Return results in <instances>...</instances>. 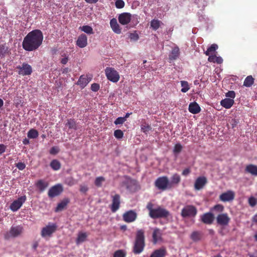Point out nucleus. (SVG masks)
Returning <instances> with one entry per match:
<instances>
[{
	"instance_id": "41",
	"label": "nucleus",
	"mask_w": 257,
	"mask_h": 257,
	"mask_svg": "<svg viewBox=\"0 0 257 257\" xmlns=\"http://www.w3.org/2000/svg\"><path fill=\"white\" fill-rule=\"evenodd\" d=\"M224 208V206L222 205L218 204L214 206L211 209V210L216 213H221L223 211Z\"/></svg>"
},
{
	"instance_id": "53",
	"label": "nucleus",
	"mask_w": 257,
	"mask_h": 257,
	"mask_svg": "<svg viewBox=\"0 0 257 257\" xmlns=\"http://www.w3.org/2000/svg\"><path fill=\"white\" fill-rule=\"evenodd\" d=\"M59 152V149L58 147H53L50 150L49 153L50 154L55 155L58 154Z\"/></svg>"
},
{
	"instance_id": "19",
	"label": "nucleus",
	"mask_w": 257,
	"mask_h": 257,
	"mask_svg": "<svg viewBox=\"0 0 257 257\" xmlns=\"http://www.w3.org/2000/svg\"><path fill=\"white\" fill-rule=\"evenodd\" d=\"M76 45L81 48H84L87 45V37L85 34H82L79 36L76 41Z\"/></svg>"
},
{
	"instance_id": "8",
	"label": "nucleus",
	"mask_w": 257,
	"mask_h": 257,
	"mask_svg": "<svg viewBox=\"0 0 257 257\" xmlns=\"http://www.w3.org/2000/svg\"><path fill=\"white\" fill-rule=\"evenodd\" d=\"M216 220L217 224L222 227H225L228 225L230 218L227 213H221L217 216Z\"/></svg>"
},
{
	"instance_id": "11",
	"label": "nucleus",
	"mask_w": 257,
	"mask_h": 257,
	"mask_svg": "<svg viewBox=\"0 0 257 257\" xmlns=\"http://www.w3.org/2000/svg\"><path fill=\"white\" fill-rule=\"evenodd\" d=\"M137 218V213L133 210L127 211L122 215L123 220L128 223L134 222Z\"/></svg>"
},
{
	"instance_id": "17",
	"label": "nucleus",
	"mask_w": 257,
	"mask_h": 257,
	"mask_svg": "<svg viewBox=\"0 0 257 257\" xmlns=\"http://www.w3.org/2000/svg\"><path fill=\"white\" fill-rule=\"evenodd\" d=\"M118 20L121 25H127L131 20V15L128 13H122L119 15Z\"/></svg>"
},
{
	"instance_id": "30",
	"label": "nucleus",
	"mask_w": 257,
	"mask_h": 257,
	"mask_svg": "<svg viewBox=\"0 0 257 257\" xmlns=\"http://www.w3.org/2000/svg\"><path fill=\"white\" fill-rule=\"evenodd\" d=\"M181 181V177L178 174L176 173L172 175L171 178V182L170 184L171 185V188L172 187L173 185H177Z\"/></svg>"
},
{
	"instance_id": "29",
	"label": "nucleus",
	"mask_w": 257,
	"mask_h": 257,
	"mask_svg": "<svg viewBox=\"0 0 257 257\" xmlns=\"http://www.w3.org/2000/svg\"><path fill=\"white\" fill-rule=\"evenodd\" d=\"M36 186L41 192H43L48 186V183L43 180H39L36 183Z\"/></svg>"
},
{
	"instance_id": "21",
	"label": "nucleus",
	"mask_w": 257,
	"mask_h": 257,
	"mask_svg": "<svg viewBox=\"0 0 257 257\" xmlns=\"http://www.w3.org/2000/svg\"><path fill=\"white\" fill-rule=\"evenodd\" d=\"M162 231L158 228L154 229L152 234L153 242L154 244H156L159 240L162 239Z\"/></svg>"
},
{
	"instance_id": "63",
	"label": "nucleus",
	"mask_w": 257,
	"mask_h": 257,
	"mask_svg": "<svg viewBox=\"0 0 257 257\" xmlns=\"http://www.w3.org/2000/svg\"><path fill=\"white\" fill-rule=\"evenodd\" d=\"M68 61V57H65L61 60V63L63 64H66Z\"/></svg>"
},
{
	"instance_id": "37",
	"label": "nucleus",
	"mask_w": 257,
	"mask_h": 257,
	"mask_svg": "<svg viewBox=\"0 0 257 257\" xmlns=\"http://www.w3.org/2000/svg\"><path fill=\"white\" fill-rule=\"evenodd\" d=\"M254 82V78L252 76L249 75L247 76L243 82V85L246 87H250Z\"/></svg>"
},
{
	"instance_id": "23",
	"label": "nucleus",
	"mask_w": 257,
	"mask_h": 257,
	"mask_svg": "<svg viewBox=\"0 0 257 257\" xmlns=\"http://www.w3.org/2000/svg\"><path fill=\"white\" fill-rule=\"evenodd\" d=\"M188 110L192 114H197L200 112L201 108L198 103L194 102L189 104Z\"/></svg>"
},
{
	"instance_id": "16",
	"label": "nucleus",
	"mask_w": 257,
	"mask_h": 257,
	"mask_svg": "<svg viewBox=\"0 0 257 257\" xmlns=\"http://www.w3.org/2000/svg\"><path fill=\"white\" fill-rule=\"evenodd\" d=\"M235 194L231 190L222 193L219 196V199L223 202L231 201L234 199Z\"/></svg>"
},
{
	"instance_id": "57",
	"label": "nucleus",
	"mask_w": 257,
	"mask_h": 257,
	"mask_svg": "<svg viewBox=\"0 0 257 257\" xmlns=\"http://www.w3.org/2000/svg\"><path fill=\"white\" fill-rule=\"evenodd\" d=\"M16 166L20 170H23L26 168V165L25 163L22 162H19L16 164Z\"/></svg>"
},
{
	"instance_id": "14",
	"label": "nucleus",
	"mask_w": 257,
	"mask_h": 257,
	"mask_svg": "<svg viewBox=\"0 0 257 257\" xmlns=\"http://www.w3.org/2000/svg\"><path fill=\"white\" fill-rule=\"evenodd\" d=\"M26 200V196H21L17 200L14 201L10 205V209L13 211H16L22 206Z\"/></svg>"
},
{
	"instance_id": "33",
	"label": "nucleus",
	"mask_w": 257,
	"mask_h": 257,
	"mask_svg": "<svg viewBox=\"0 0 257 257\" xmlns=\"http://www.w3.org/2000/svg\"><path fill=\"white\" fill-rule=\"evenodd\" d=\"M87 237V235L85 232H79L78 234V236L76 240V243L77 244H79L80 243H82L85 241Z\"/></svg>"
},
{
	"instance_id": "27",
	"label": "nucleus",
	"mask_w": 257,
	"mask_h": 257,
	"mask_svg": "<svg viewBox=\"0 0 257 257\" xmlns=\"http://www.w3.org/2000/svg\"><path fill=\"white\" fill-rule=\"evenodd\" d=\"M245 172L250 173L253 176H257V166L253 164H249L246 166Z\"/></svg>"
},
{
	"instance_id": "1",
	"label": "nucleus",
	"mask_w": 257,
	"mask_h": 257,
	"mask_svg": "<svg viewBox=\"0 0 257 257\" xmlns=\"http://www.w3.org/2000/svg\"><path fill=\"white\" fill-rule=\"evenodd\" d=\"M43 38V34L41 30H34L24 37L22 43L23 48L27 51H35L42 45Z\"/></svg>"
},
{
	"instance_id": "48",
	"label": "nucleus",
	"mask_w": 257,
	"mask_h": 257,
	"mask_svg": "<svg viewBox=\"0 0 257 257\" xmlns=\"http://www.w3.org/2000/svg\"><path fill=\"white\" fill-rule=\"evenodd\" d=\"M248 203L250 206L253 207L256 204V200L254 197L251 196L248 199Z\"/></svg>"
},
{
	"instance_id": "9",
	"label": "nucleus",
	"mask_w": 257,
	"mask_h": 257,
	"mask_svg": "<svg viewBox=\"0 0 257 257\" xmlns=\"http://www.w3.org/2000/svg\"><path fill=\"white\" fill-rule=\"evenodd\" d=\"M57 226L55 223H49L42 229L41 235L43 237L51 236L57 229Z\"/></svg>"
},
{
	"instance_id": "22",
	"label": "nucleus",
	"mask_w": 257,
	"mask_h": 257,
	"mask_svg": "<svg viewBox=\"0 0 257 257\" xmlns=\"http://www.w3.org/2000/svg\"><path fill=\"white\" fill-rule=\"evenodd\" d=\"M110 25L112 31L116 34H119L121 32V29L115 18L112 19L110 21Z\"/></svg>"
},
{
	"instance_id": "2",
	"label": "nucleus",
	"mask_w": 257,
	"mask_h": 257,
	"mask_svg": "<svg viewBox=\"0 0 257 257\" xmlns=\"http://www.w3.org/2000/svg\"><path fill=\"white\" fill-rule=\"evenodd\" d=\"M145 246V232L143 229L137 230L133 252L135 254H140L144 249Z\"/></svg>"
},
{
	"instance_id": "46",
	"label": "nucleus",
	"mask_w": 257,
	"mask_h": 257,
	"mask_svg": "<svg viewBox=\"0 0 257 257\" xmlns=\"http://www.w3.org/2000/svg\"><path fill=\"white\" fill-rule=\"evenodd\" d=\"M114 136L117 139H122L123 136V133L120 130H116L114 132Z\"/></svg>"
},
{
	"instance_id": "38",
	"label": "nucleus",
	"mask_w": 257,
	"mask_h": 257,
	"mask_svg": "<svg viewBox=\"0 0 257 257\" xmlns=\"http://www.w3.org/2000/svg\"><path fill=\"white\" fill-rule=\"evenodd\" d=\"M218 49V46L217 44H212L207 50L206 51L204 52V54L206 56H209L210 53L214 52Z\"/></svg>"
},
{
	"instance_id": "47",
	"label": "nucleus",
	"mask_w": 257,
	"mask_h": 257,
	"mask_svg": "<svg viewBox=\"0 0 257 257\" xmlns=\"http://www.w3.org/2000/svg\"><path fill=\"white\" fill-rule=\"evenodd\" d=\"M239 122V121L238 119L233 118L229 120V125L231 127V128H233L237 126Z\"/></svg>"
},
{
	"instance_id": "35",
	"label": "nucleus",
	"mask_w": 257,
	"mask_h": 257,
	"mask_svg": "<svg viewBox=\"0 0 257 257\" xmlns=\"http://www.w3.org/2000/svg\"><path fill=\"white\" fill-rule=\"evenodd\" d=\"M50 166L53 170L57 171L60 169L61 165L58 160L54 159L51 162Z\"/></svg>"
},
{
	"instance_id": "44",
	"label": "nucleus",
	"mask_w": 257,
	"mask_h": 257,
	"mask_svg": "<svg viewBox=\"0 0 257 257\" xmlns=\"http://www.w3.org/2000/svg\"><path fill=\"white\" fill-rule=\"evenodd\" d=\"M126 252L122 249L116 250L114 253L113 257H125Z\"/></svg>"
},
{
	"instance_id": "61",
	"label": "nucleus",
	"mask_w": 257,
	"mask_h": 257,
	"mask_svg": "<svg viewBox=\"0 0 257 257\" xmlns=\"http://www.w3.org/2000/svg\"><path fill=\"white\" fill-rule=\"evenodd\" d=\"M190 172L191 171L189 168H186L183 171L182 174L183 176H187L189 174H190Z\"/></svg>"
},
{
	"instance_id": "24",
	"label": "nucleus",
	"mask_w": 257,
	"mask_h": 257,
	"mask_svg": "<svg viewBox=\"0 0 257 257\" xmlns=\"http://www.w3.org/2000/svg\"><path fill=\"white\" fill-rule=\"evenodd\" d=\"M70 202V199L68 198L63 199L60 203L57 205L55 209V212H59L62 211Z\"/></svg>"
},
{
	"instance_id": "31",
	"label": "nucleus",
	"mask_w": 257,
	"mask_h": 257,
	"mask_svg": "<svg viewBox=\"0 0 257 257\" xmlns=\"http://www.w3.org/2000/svg\"><path fill=\"white\" fill-rule=\"evenodd\" d=\"M9 53L8 47L5 44H0V57L4 58Z\"/></svg>"
},
{
	"instance_id": "4",
	"label": "nucleus",
	"mask_w": 257,
	"mask_h": 257,
	"mask_svg": "<svg viewBox=\"0 0 257 257\" xmlns=\"http://www.w3.org/2000/svg\"><path fill=\"white\" fill-rule=\"evenodd\" d=\"M197 213V208L193 205H187L182 209L181 215L183 218H194Z\"/></svg>"
},
{
	"instance_id": "39",
	"label": "nucleus",
	"mask_w": 257,
	"mask_h": 257,
	"mask_svg": "<svg viewBox=\"0 0 257 257\" xmlns=\"http://www.w3.org/2000/svg\"><path fill=\"white\" fill-rule=\"evenodd\" d=\"M105 181L104 177L102 176L96 177L94 181V184L97 187H101L102 183Z\"/></svg>"
},
{
	"instance_id": "26",
	"label": "nucleus",
	"mask_w": 257,
	"mask_h": 257,
	"mask_svg": "<svg viewBox=\"0 0 257 257\" xmlns=\"http://www.w3.org/2000/svg\"><path fill=\"white\" fill-rule=\"evenodd\" d=\"M180 55V50L178 46L175 47L172 50L169 55V59L171 60H176Z\"/></svg>"
},
{
	"instance_id": "10",
	"label": "nucleus",
	"mask_w": 257,
	"mask_h": 257,
	"mask_svg": "<svg viewBox=\"0 0 257 257\" xmlns=\"http://www.w3.org/2000/svg\"><path fill=\"white\" fill-rule=\"evenodd\" d=\"M63 191V187L61 184H57L50 188L48 195L50 198H53L59 195Z\"/></svg>"
},
{
	"instance_id": "56",
	"label": "nucleus",
	"mask_w": 257,
	"mask_h": 257,
	"mask_svg": "<svg viewBox=\"0 0 257 257\" xmlns=\"http://www.w3.org/2000/svg\"><path fill=\"white\" fill-rule=\"evenodd\" d=\"M226 96L229 97L228 98H231L233 99L235 96V93L234 91L231 90L229 91L226 93Z\"/></svg>"
},
{
	"instance_id": "45",
	"label": "nucleus",
	"mask_w": 257,
	"mask_h": 257,
	"mask_svg": "<svg viewBox=\"0 0 257 257\" xmlns=\"http://www.w3.org/2000/svg\"><path fill=\"white\" fill-rule=\"evenodd\" d=\"M151 126L146 123L142 124L141 125V130L142 131L147 134L148 132H149L151 130Z\"/></svg>"
},
{
	"instance_id": "40",
	"label": "nucleus",
	"mask_w": 257,
	"mask_h": 257,
	"mask_svg": "<svg viewBox=\"0 0 257 257\" xmlns=\"http://www.w3.org/2000/svg\"><path fill=\"white\" fill-rule=\"evenodd\" d=\"M161 21L158 20H153L151 22V27L154 30H157L160 26Z\"/></svg>"
},
{
	"instance_id": "49",
	"label": "nucleus",
	"mask_w": 257,
	"mask_h": 257,
	"mask_svg": "<svg viewBox=\"0 0 257 257\" xmlns=\"http://www.w3.org/2000/svg\"><path fill=\"white\" fill-rule=\"evenodd\" d=\"M65 183L69 186H72L75 184V181L73 178L70 177L65 180Z\"/></svg>"
},
{
	"instance_id": "52",
	"label": "nucleus",
	"mask_w": 257,
	"mask_h": 257,
	"mask_svg": "<svg viewBox=\"0 0 257 257\" xmlns=\"http://www.w3.org/2000/svg\"><path fill=\"white\" fill-rule=\"evenodd\" d=\"M125 121V118H123V117H118V118H117L114 123L115 125H118V124H122V123H123Z\"/></svg>"
},
{
	"instance_id": "28",
	"label": "nucleus",
	"mask_w": 257,
	"mask_h": 257,
	"mask_svg": "<svg viewBox=\"0 0 257 257\" xmlns=\"http://www.w3.org/2000/svg\"><path fill=\"white\" fill-rule=\"evenodd\" d=\"M233 103L234 100L231 98H225L220 102L221 105L227 109L230 108Z\"/></svg>"
},
{
	"instance_id": "50",
	"label": "nucleus",
	"mask_w": 257,
	"mask_h": 257,
	"mask_svg": "<svg viewBox=\"0 0 257 257\" xmlns=\"http://www.w3.org/2000/svg\"><path fill=\"white\" fill-rule=\"evenodd\" d=\"M115 5L116 8L122 9L124 7L125 4L122 0H116Z\"/></svg>"
},
{
	"instance_id": "59",
	"label": "nucleus",
	"mask_w": 257,
	"mask_h": 257,
	"mask_svg": "<svg viewBox=\"0 0 257 257\" xmlns=\"http://www.w3.org/2000/svg\"><path fill=\"white\" fill-rule=\"evenodd\" d=\"M209 57L208 58V61L210 62L215 63V55H210L208 56Z\"/></svg>"
},
{
	"instance_id": "20",
	"label": "nucleus",
	"mask_w": 257,
	"mask_h": 257,
	"mask_svg": "<svg viewBox=\"0 0 257 257\" xmlns=\"http://www.w3.org/2000/svg\"><path fill=\"white\" fill-rule=\"evenodd\" d=\"M91 76L81 75L77 81V84L83 88L91 81Z\"/></svg>"
},
{
	"instance_id": "62",
	"label": "nucleus",
	"mask_w": 257,
	"mask_h": 257,
	"mask_svg": "<svg viewBox=\"0 0 257 257\" xmlns=\"http://www.w3.org/2000/svg\"><path fill=\"white\" fill-rule=\"evenodd\" d=\"M223 62V59L221 57H217L215 58V63L221 64Z\"/></svg>"
},
{
	"instance_id": "58",
	"label": "nucleus",
	"mask_w": 257,
	"mask_h": 257,
	"mask_svg": "<svg viewBox=\"0 0 257 257\" xmlns=\"http://www.w3.org/2000/svg\"><path fill=\"white\" fill-rule=\"evenodd\" d=\"M88 190V188L85 185H80V191L82 193H85Z\"/></svg>"
},
{
	"instance_id": "25",
	"label": "nucleus",
	"mask_w": 257,
	"mask_h": 257,
	"mask_svg": "<svg viewBox=\"0 0 257 257\" xmlns=\"http://www.w3.org/2000/svg\"><path fill=\"white\" fill-rule=\"evenodd\" d=\"M166 254L165 248H161L154 250L150 257H164Z\"/></svg>"
},
{
	"instance_id": "43",
	"label": "nucleus",
	"mask_w": 257,
	"mask_h": 257,
	"mask_svg": "<svg viewBox=\"0 0 257 257\" xmlns=\"http://www.w3.org/2000/svg\"><path fill=\"white\" fill-rule=\"evenodd\" d=\"M81 30L84 32L88 34H93V29L91 27L85 25L83 26L82 27H80Z\"/></svg>"
},
{
	"instance_id": "6",
	"label": "nucleus",
	"mask_w": 257,
	"mask_h": 257,
	"mask_svg": "<svg viewBox=\"0 0 257 257\" xmlns=\"http://www.w3.org/2000/svg\"><path fill=\"white\" fill-rule=\"evenodd\" d=\"M105 73L108 80L112 82H117L119 79V75L114 68L107 67L105 69Z\"/></svg>"
},
{
	"instance_id": "42",
	"label": "nucleus",
	"mask_w": 257,
	"mask_h": 257,
	"mask_svg": "<svg viewBox=\"0 0 257 257\" xmlns=\"http://www.w3.org/2000/svg\"><path fill=\"white\" fill-rule=\"evenodd\" d=\"M181 86L182 87L181 91L182 92H184V93L186 92L187 91H188L189 90L190 87L189 86V84H188V83L187 81H181Z\"/></svg>"
},
{
	"instance_id": "15",
	"label": "nucleus",
	"mask_w": 257,
	"mask_h": 257,
	"mask_svg": "<svg viewBox=\"0 0 257 257\" xmlns=\"http://www.w3.org/2000/svg\"><path fill=\"white\" fill-rule=\"evenodd\" d=\"M120 204V196L119 194L112 196V203L110 209L112 212H115L119 208Z\"/></svg>"
},
{
	"instance_id": "3",
	"label": "nucleus",
	"mask_w": 257,
	"mask_h": 257,
	"mask_svg": "<svg viewBox=\"0 0 257 257\" xmlns=\"http://www.w3.org/2000/svg\"><path fill=\"white\" fill-rule=\"evenodd\" d=\"M147 208L149 210V216L153 219L166 218L169 215V212L166 209L161 207L153 208V204L152 203H149L147 205Z\"/></svg>"
},
{
	"instance_id": "60",
	"label": "nucleus",
	"mask_w": 257,
	"mask_h": 257,
	"mask_svg": "<svg viewBox=\"0 0 257 257\" xmlns=\"http://www.w3.org/2000/svg\"><path fill=\"white\" fill-rule=\"evenodd\" d=\"M6 146L4 144H0V155L4 153L6 150Z\"/></svg>"
},
{
	"instance_id": "55",
	"label": "nucleus",
	"mask_w": 257,
	"mask_h": 257,
	"mask_svg": "<svg viewBox=\"0 0 257 257\" xmlns=\"http://www.w3.org/2000/svg\"><path fill=\"white\" fill-rule=\"evenodd\" d=\"M99 88H100L99 84H98L97 83H94L91 84V89L92 90V91H93L94 92L97 91L99 89Z\"/></svg>"
},
{
	"instance_id": "18",
	"label": "nucleus",
	"mask_w": 257,
	"mask_h": 257,
	"mask_svg": "<svg viewBox=\"0 0 257 257\" xmlns=\"http://www.w3.org/2000/svg\"><path fill=\"white\" fill-rule=\"evenodd\" d=\"M214 218V215L211 212L205 213L201 216L202 222L206 224H212Z\"/></svg>"
},
{
	"instance_id": "7",
	"label": "nucleus",
	"mask_w": 257,
	"mask_h": 257,
	"mask_svg": "<svg viewBox=\"0 0 257 257\" xmlns=\"http://www.w3.org/2000/svg\"><path fill=\"white\" fill-rule=\"evenodd\" d=\"M23 230V229L22 226H12L10 231L5 234V238L6 239H9L12 237H16L22 233Z\"/></svg>"
},
{
	"instance_id": "32",
	"label": "nucleus",
	"mask_w": 257,
	"mask_h": 257,
	"mask_svg": "<svg viewBox=\"0 0 257 257\" xmlns=\"http://www.w3.org/2000/svg\"><path fill=\"white\" fill-rule=\"evenodd\" d=\"M202 236V233L201 232L195 231L191 233L190 238L193 241L197 242L201 240Z\"/></svg>"
},
{
	"instance_id": "64",
	"label": "nucleus",
	"mask_w": 257,
	"mask_h": 257,
	"mask_svg": "<svg viewBox=\"0 0 257 257\" xmlns=\"http://www.w3.org/2000/svg\"><path fill=\"white\" fill-rule=\"evenodd\" d=\"M85 1L89 4H95L97 3L98 0H85Z\"/></svg>"
},
{
	"instance_id": "34",
	"label": "nucleus",
	"mask_w": 257,
	"mask_h": 257,
	"mask_svg": "<svg viewBox=\"0 0 257 257\" xmlns=\"http://www.w3.org/2000/svg\"><path fill=\"white\" fill-rule=\"evenodd\" d=\"M66 125L67 126L69 129L77 130V125L74 119L70 118L67 119Z\"/></svg>"
},
{
	"instance_id": "51",
	"label": "nucleus",
	"mask_w": 257,
	"mask_h": 257,
	"mask_svg": "<svg viewBox=\"0 0 257 257\" xmlns=\"http://www.w3.org/2000/svg\"><path fill=\"white\" fill-rule=\"evenodd\" d=\"M182 149V146L180 144H176L174 146L173 152L174 153L178 154L181 152Z\"/></svg>"
},
{
	"instance_id": "13",
	"label": "nucleus",
	"mask_w": 257,
	"mask_h": 257,
	"mask_svg": "<svg viewBox=\"0 0 257 257\" xmlns=\"http://www.w3.org/2000/svg\"><path fill=\"white\" fill-rule=\"evenodd\" d=\"M207 183V179L205 176L198 177L194 183V187L195 190H200L203 188Z\"/></svg>"
},
{
	"instance_id": "36",
	"label": "nucleus",
	"mask_w": 257,
	"mask_h": 257,
	"mask_svg": "<svg viewBox=\"0 0 257 257\" xmlns=\"http://www.w3.org/2000/svg\"><path fill=\"white\" fill-rule=\"evenodd\" d=\"M39 136L38 131L34 128L30 129L27 133V136L29 139H36Z\"/></svg>"
},
{
	"instance_id": "12",
	"label": "nucleus",
	"mask_w": 257,
	"mask_h": 257,
	"mask_svg": "<svg viewBox=\"0 0 257 257\" xmlns=\"http://www.w3.org/2000/svg\"><path fill=\"white\" fill-rule=\"evenodd\" d=\"M17 69H19L18 73L22 75H29L32 72V67L25 63H24L22 66H17Z\"/></svg>"
},
{
	"instance_id": "54",
	"label": "nucleus",
	"mask_w": 257,
	"mask_h": 257,
	"mask_svg": "<svg viewBox=\"0 0 257 257\" xmlns=\"http://www.w3.org/2000/svg\"><path fill=\"white\" fill-rule=\"evenodd\" d=\"M129 37L131 40H133L134 41H137L139 38L138 34L136 32L131 33Z\"/></svg>"
},
{
	"instance_id": "5",
	"label": "nucleus",
	"mask_w": 257,
	"mask_h": 257,
	"mask_svg": "<svg viewBox=\"0 0 257 257\" xmlns=\"http://www.w3.org/2000/svg\"><path fill=\"white\" fill-rule=\"evenodd\" d=\"M155 185L158 189L161 190L171 188V185L167 176L160 177L157 178L155 182Z\"/></svg>"
}]
</instances>
